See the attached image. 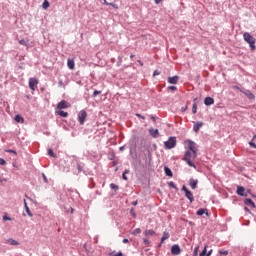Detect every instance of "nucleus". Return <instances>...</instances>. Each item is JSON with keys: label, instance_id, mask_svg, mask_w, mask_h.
Segmentation results:
<instances>
[{"label": "nucleus", "instance_id": "1", "mask_svg": "<svg viewBox=\"0 0 256 256\" xmlns=\"http://www.w3.org/2000/svg\"><path fill=\"white\" fill-rule=\"evenodd\" d=\"M195 159H197V153L191 152V150H187L185 152L183 161H186V163H187V165H189V167H194V169H197V166L195 165V163H193V161H195Z\"/></svg>", "mask_w": 256, "mask_h": 256}, {"label": "nucleus", "instance_id": "2", "mask_svg": "<svg viewBox=\"0 0 256 256\" xmlns=\"http://www.w3.org/2000/svg\"><path fill=\"white\" fill-rule=\"evenodd\" d=\"M243 39H244V41H246V43H248L250 45L251 50L255 51V43H256L255 37H253L251 34H249V32H245L243 34Z\"/></svg>", "mask_w": 256, "mask_h": 256}, {"label": "nucleus", "instance_id": "3", "mask_svg": "<svg viewBox=\"0 0 256 256\" xmlns=\"http://www.w3.org/2000/svg\"><path fill=\"white\" fill-rule=\"evenodd\" d=\"M177 146V138L176 137H170L168 141L164 142L165 149H173Z\"/></svg>", "mask_w": 256, "mask_h": 256}, {"label": "nucleus", "instance_id": "4", "mask_svg": "<svg viewBox=\"0 0 256 256\" xmlns=\"http://www.w3.org/2000/svg\"><path fill=\"white\" fill-rule=\"evenodd\" d=\"M182 191L185 194V197L190 201V203H193L195 201V198L193 197V193L187 189V186L183 185L182 186Z\"/></svg>", "mask_w": 256, "mask_h": 256}, {"label": "nucleus", "instance_id": "5", "mask_svg": "<svg viewBox=\"0 0 256 256\" xmlns=\"http://www.w3.org/2000/svg\"><path fill=\"white\" fill-rule=\"evenodd\" d=\"M186 146L188 151H191L192 153H196L197 154V144L191 140L186 141Z\"/></svg>", "mask_w": 256, "mask_h": 256}, {"label": "nucleus", "instance_id": "6", "mask_svg": "<svg viewBox=\"0 0 256 256\" xmlns=\"http://www.w3.org/2000/svg\"><path fill=\"white\" fill-rule=\"evenodd\" d=\"M86 119H87V111L81 110L78 113V121H79L80 125H85V120Z\"/></svg>", "mask_w": 256, "mask_h": 256}, {"label": "nucleus", "instance_id": "7", "mask_svg": "<svg viewBox=\"0 0 256 256\" xmlns=\"http://www.w3.org/2000/svg\"><path fill=\"white\" fill-rule=\"evenodd\" d=\"M69 107H71V105L66 100H62L57 104V109L59 110L69 109Z\"/></svg>", "mask_w": 256, "mask_h": 256}, {"label": "nucleus", "instance_id": "8", "mask_svg": "<svg viewBox=\"0 0 256 256\" xmlns=\"http://www.w3.org/2000/svg\"><path fill=\"white\" fill-rule=\"evenodd\" d=\"M39 85V80L37 78H30L29 79V87L32 91H35V87Z\"/></svg>", "mask_w": 256, "mask_h": 256}, {"label": "nucleus", "instance_id": "9", "mask_svg": "<svg viewBox=\"0 0 256 256\" xmlns=\"http://www.w3.org/2000/svg\"><path fill=\"white\" fill-rule=\"evenodd\" d=\"M148 133L153 137V139H157V137H159V129L149 128Z\"/></svg>", "mask_w": 256, "mask_h": 256}, {"label": "nucleus", "instance_id": "10", "mask_svg": "<svg viewBox=\"0 0 256 256\" xmlns=\"http://www.w3.org/2000/svg\"><path fill=\"white\" fill-rule=\"evenodd\" d=\"M171 253H172V255H180L181 254V248L179 247V245H173L171 247Z\"/></svg>", "mask_w": 256, "mask_h": 256}, {"label": "nucleus", "instance_id": "11", "mask_svg": "<svg viewBox=\"0 0 256 256\" xmlns=\"http://www.w3.org/2000/svg\"><path fill=\"white\" fill-rule=\"evenodd\" d=\"M168 83L170 85H177L179 83V76L168 77Z\"/></svg>", "mask_w": 256, "mask_h": 256}, {"label": "nucleus", "instance_id": "12", "mask_svg": "<svg viewBox=\"0 0 256 256\" xmlns=\"http://www.w3.org/2000/svg\"><path fill=\"white\" fill-rule=\"evenodd\" d=\"M203 127V122H195L193 125V131L199 133V129Z\"/></svg>", "mask_w": 256, "mask_h": 256}, {"label": "nucleus", "instance_id": "13", "mask_svg": "<svg viewBox=\"0 0 256 256\" xmlns=\"http://www.w3.org/2000/svg\"><path fill=\"white\" fill-rule=\"evenodd\" d=\"M244 205H248L249 207H252V209H255V202H253V200H251V198H246L244 200Z\"/></svg>", "mask_w": 256, "mask_h": 256}, {"label": "nucleus", "instance_id": "14", "mask_svg": "<svg viewBox=\"0 0 256 256\" xmlns=\"http://www.w3.org/2000/svg\"><path fill=\"white\" fill-rule=\"evenodd\" d=\"M198 183H199V180H195L193 178H191L189 180V185H190L191 189H197Z\"/></svg>", "mask_w": 256, "mask_h": 256}, {"label": "nucleus", "instance_id": "15", "mask_svg": "<svg viewBox=\"0 0 256 256\" xmlns=\"http://www.w3.org/2000/svg\"><path fill=\"white\" fill-rule=\"evenodd\" d=\"M236 193H237V195H240V197H244L245 196V188L243 186H238Z\"/></svg>", "mask_w": 256, "mask_h": 256}, {"label": "nucleus", "instance_id": "16", "mask_svg": "<svg viewBox=\"0 0 256 256\" xmlns=\"http://www.w3.org/2000/svg\"><path fill=\"white\" fill-rule=\"evenodd\" d=\"M215 103V99L211 98V97H206L204 99V105H213Z\"/></svg>", "mask_w": 256, "mask_h": 256}, {"label": "nucleus", "instance_id": "17", "mask_svg": "<svg viewBox=\"0 0 256 256\" xmlns=\"http://www.w3.org/2000/svg\"><path fill=\"white\" fill-rule=\"evenodd\" d=\"M67 67L71 70L75 69V60L74 59H68L67 60Z\"/></svg>", "mask_w": 256, "mask_h": 256}, {"label": "nucleus", "instance_id": "18", "mask_svg": "<svg viewBox=\"0 0 256 256\" xmlns=\"http://www.w3.org/2000/svg\"><path fill=\"white\" fill-rule=\"evenodd\" d=\"M143 235H145V237H153L155 235V231L154 230H145Z\"/></svg>", "mask_w": 256, "mask_h": 256}, {"label": "nucleus", "instance_id": "19", "mask_svg": "<svg viewBox=\"0 0 256 256\" xmlns=\"http://www.w3.org/2000/svg\"><path fill=\"white\" fill-rule=\"evenodd\" d=\"M164 171H165V174L167 175V177H173V172L171 171V169L169 167L165 166Z\"/></svg>", "mask_w": 256, "mask_h": 256}, {"label": "nucleus", "instance_id": "20", "mask_svg": "<svg viewBox=\"0 0 256 256\" xmlns=\"http://www.w3.org/2000/svg\"><path fill=\"white\" fill-rule=\"evenodd\" d=\"M169 237H170L169 232H166V231L163 232V236H162V238H161V243L167 241V239H169Z\"/></svg>", "mask_w": 256, "mask_h": 256}, {"label": "nucleus", "instance_id": "21", "mask_svg": "<svg viewBox=\"0 0 256 256\" xmlns=\"http://www.w3.org/2000/svg\"><path fill=\"white\" fill-rule=\"evenodd\" d=\"M205 213H206V215H207V209L201 208V209H199V210L196 212V215L201 216V215H205Z\"/></svg>", "mask_w": 256, "mask_h": 256}, {"label": "nucleus", "instance_id": "22", "mask_svg": "<svg viewBox=\"0 0 256 256\" xmlns=\"http://www.w3.org/2000/svg\"><path fill=\"white\" fill-rule=\"evenodd\" d=\"M58 115H60V117H69V113L63 111V110H59Z\"/></svg>", "mask_w": 256, "mask_h": 256}, {"label": "nucleus", "instance_id": "23", "mask_svg": "<svg viewBox=\"0 0 256 256\" xmlns=\"http://www.w3.org/2000/svg\"><path fill=\"white\" fill-rule=\"evenodd\" d=\"M14 121H16V123H23L24 119L21 117V115H16Z\"/></svg>", "mask_w": 256, "mask_h": 256}, {"label": "nucleus", "instance_id": "24", "mask_svg": "<svg viewBox=\"0 0 256 256\" xmlns=\"http://www.w3.org/2000/svg\"><path fill=\"white\" fill-rule=\"evenodd\" d=\"M168 187H172V189L178 190L177 185L173 181H170L167 183Z\"/></svg>", "mask_w": 256, "mask_h": 256}, {"label": "nucleus", "instance_id": "25", "mask_svg": "<svg viewBox=\"0 0 256 256\" xmlns=\"http://www.w3.org/2000/svg\"><path fill=\"white\" fill-rule=\"evenodd\" d=\"M49 6H50V4H49V1H47V0H45V1L43 2V4H42V8H43V9H49Z\"/></svg>", "mask_w": 256, "mask_h": 256}, {"label": "nucleus", "instance_id": "26", "mask_svg": "<svg viewBox=\"0 0 256 256\" xmlns=\"http://www.w3.org/2000/svg\"><path fill=\"white\" fill-rule=\"evenodd\" d=\"M109 256H123V252H115V251H113V252H111L110 254H109Z\"/></svg>", "mask_w": 256, "mask_h": 256}, {"label": "nucleus", "instance_id": "27", "mask_svg": "<svg viewBox=\"0 0 256 256\" xmlns=\"http://www.w3.org/2000/svg\"><path fill=\"white\" fill-rule=\"evenodd\" d=\"M110 188L113 189V191H118L119 190V186H117V184H114V183L110 184Z\"/></svg>", "mask_w": 256, "mask_h": 256}, {"label": "nucleus", "instance_id": "28", "mask_svg": "<svg viewBox=\"0 0 256 256\" xmlns=\"http://www.w3.org/2000/svg\"><path fill=\"white\" fill-rule=\"evenodd\" d=\"M25 211L29 217H33V213H31V209H29V206H26Z\"/></svg>", "mask_w": 256, "mask_h": 256}, {"label": "nucleus", "instance_id": "29", "mask_svg": "<svg viewBox=\"0 0 256 256\" xmlns=\"http://www.w3.org/2000/svg\"><path fill=\"white\" fill-rule=\"evenodd\" d=\"M129 173V170H125L124 173L122 174V179H124V181H127V175Z\"/></svg>", "mask_w": 256, "mask_h": 256}, {"label": "nucleus", "instance_id": "30", "mask_svg": "<svg viewBox=\"0 0 256 256\" xmlns=\"http://www.w3.org/2000/svg\"><path fill=\"white\" fill-rule=\"evenodd\" d=\"M48 155L50 157H56L55 152H53V149H51V148L48 149Z\"/></svg>", "mask_w": 256, "mask_h": 256}, {"label": "nucleus", "instance_id": "31", "mask_svg": "<svg viewBox=\"0 0 256 256\" xmlns=\"http://www.w3.org/2000/svg\"><path fill=\"white\" fill-rule=\"evenodd\" d=\"M192 113L195 115L197 113V103H194L192 106Z\"/></svg>", "mask_w": 256, "mask_h": 256}, {"label": "nucleus", "instance_id": "32", "mask_svg": "<svg viewBox=\"0 0 256 256\" xmlns=\"http://www.w3.org/2000/svg\"><path fill=\"white\" fill-rule=\"evenodd\" d=\"M207 255V246L204 247L203 251L199 254V256Z\"/></svg>", "mask_w": 256, "mask_h": 256}, {"label": "nucleus", "instance_id": "33", "mask_svg": "<svg viewBox=\"0 0 256 256\" xmlns=\"http://www.w3.org/2000/svg\"><path fill=\"white\" fill-rule=\"evenodd\" d=\"M27 42H28L27 40L22 39V40L19 41V44L24 45L25 47H27Z\"/></svg>", "mask_w": 256, "mask_h": 256}, {"label": "nucleus", "instance_id": "34", "mask_svg": "<svg viewBox=\"0 0 256 256\" xmlns=\"http://www.w3.org/2000/svg\"><path fill=\"white\" fill-rule=\"evenodd\" d=\"M245 95H247V97L250 99H255V95H253L251 92L245 93Z\"/></svg>", "mask_w": 256, "mask_h": 256}, {"label": "nucleus", "instance_id": "35", "mask_svg": "<svg viewBox=\"0 0 256 256\" xmlns=\"http://www.w3.org/2000/svg\"><path fill=\"white\" fill-rule=\"evenodd\" d=\"M139 233H141V228H136V229L133 231V235H139Z\"/></svg>", "mask_w": 256, "mask_h": 256}, {"label": "nucleus", "instance_id": "36", "mask_svg": "<svg viewBox=\"0 0 256 256\" xmlns=\"http://www.w3.org/2000/svg\"><path fill=\"white\" fill-rule=\"evenodd\" d=\"M255 140H252L249 142L250 147H252V149H256V144L254 143Z\"/></svg>", "mask_w": 256, "mask_h": 256}, {"label": "nucleus", "instance_id": "37", "mask_svg": "<svg viewBox=\"0 0 256 256\" xmlns=\"http://www.w3.org/2000/svg\"><path fill=\"white\" fill-rule=\"evenodd\" d=\"M6 153H13V155H17V151L12 150V149L6 150Z\"/></svg>", "mask_w": 256, "mask_h": 256}, {"label": "nucleus", "instance_id": "38", "mask_svg": "<svg viewBox=\"0 0 256 256\" xmlns=\"http://www.w3.org/2000/svg\"><path fill=\"white\" fill-rule=\"evenodd\" d=\"M97 95H101V91L95 90L93 92V97H97Z\"/></svg>", "mask_w": 256, "mask_h": 256}, {"label": "nucleus", "instance_id": "39", "mask_svg": "<svg viewBox=\"0 0 256 256\" xmlns=\"http://www.w3.org/2000/svg\"><path fill=\"white\" fill-rule=\"evenodd\" d=\"M111 7H113V9H119V5L115 4V3H110L109 4Z\"/></svg>", "mask_w": 256, "mask_h": 256}, {"label": "nucleus", "instance_id": "40", "mask_svg": "<svg viewBox=\"0 0 256 256\" xmlns=\"http://www.w3.org/2000/svg\"><path fill=\"white\" fill-rule=\"evenodd\" d=\"M77 169H78L77 173H81V171H83V167H81V164H77Z\"/></svg>", "mask_w": 256, "mask_h": 256}, {"label": "nucleus", "instance_id": "41", "mask_svg": "<svg viewBox=\"0 0 256 256\" xmlns=\"http://www.w3.org/2000/svg\"><path fill=\"white\" fill-rule=\"evenodd\" d=\"M0 165H7V161H5L3 158H0Z\"/></svg>", "mask_w": 256, "mask_h": 256}, {"label": "nucleus", "instance_id": "42", "mask_svg": "<svg viewBox=\"0 0 256 256\" xmlns=\"http://www.w3.org/2000/svg\"><path fill=\"white\" fill-rule=\"evenodd\" d=\"M168 89L170 91H177V86H169Z\"/></svg>", "mask_w": 256, "mask_h": 256}, {"label": "nucleus", "instance_id": "43", "mask_svg": "<svg viewBox=\"0 0 256 256\" xmlns=\"http://www.w3.org/2000/svg\"><path fill=\"white\" fill-rule=\"evenodd\" d=\"M220 255H229V251L224 250V251H219Z\"/></svg>", "mask_w": 256, "mask_h": 256}, {"label": "nucleus", "instance_id": "44", "mask_svg": "<svg viewBox=\"0 0 256 256\" xmlns=\"http://www.w3.org/2000/svg\"><path fill=\"white\" fill-rule=\"evenodd\" d=\"M157 75H161V72H159V70H155V71L153 72V76H154V77H157Z\"/></svg>", "mask_w": 256, "mask_h": 256}, {"label": "nucleus", "instance_id": "45", "mask_svg": "<svg viewBox=\"0 0 256 256\" xmlns=\"http://www.w3.org/2000/svg\"><path fill=\"white\" fill-rule=\"evenodd\" d=\"M10 244L11 245H19V242H17L16 240H10Z\"/></svg>", "mask_w": 256, "mask_h": 256}, {"label": "nucleus", "instance_id": "46", "mask_svg": "<svg viewBox=\"0 0 256 256\" xmlns=\"http://www.w3.org/2000/svg\"><path fill=\"white\" fill-rule=\"evenodd\" d=\"M143 242H144L145 245H149V243H151V242L149 241V239H147V238H144V239H143Z\"/></svg>", "mask_w": 256, "mask_h": 256}, {"label": "nucleus", "instance_id": "47", "mask_svg": "<svg viewBox=\"0 0 256 256\" xmlns=\"http://www.w3.org/2000/svg\"><path fill=\"white\" fill-rule=\"evenodd\" d=\"M136 117H139V119L145 120V116H143V115H141V114H139V113L136 114Z\"/></svg>", "mask_w": 256, "mask_h": 256}, {"label": "nucleus", "instance_id": "48", "mask_svg": "<svg viewBox=\"0 0 256 256\" xmlns=\"http://www.w3.org/2000/svg\"><path fill=\"white\" fill-rule=\"evenodd\" d=\"M198 251H199V247H196V248L194 249L193 255H194V256H197Z\"/></svg>", "mask_w": 256, "mask_h": 256}, {"label": "nucleus", "instance_id": "49", "mask_svg": "<svg viewBox=\"0 0 256 256\" xmlns=\"http://www.w3.org/2000/svg\"><path fill=\"white\" fill-rule=\"evenodd\" d=\"M3 221H11V218L8 216H3Z\"/></svg>", "mask_w": 256, "mask_h": 256}, {"label": "nucleus", "instance_id": "50", "mask_svg": "<svg viewBox=\"0 0 256 256\" xmlns=\"http://www.w3.org/2000/svg\"><path fill=\"white\" fill-rule=\"evenodd\" d=\"M100 2H102V3H103V5H110V3H109V2H107V0H100Z\"/></svg>", "mask_w": 256, "mask_h": 256}, {"label": "nucleus", "instance_id": "51", "mask_svg": "<svg viewBox=\"0 0 256 256\" xmlns=\"http://www.w3.org/2000/svg\"><path fill=\"white\" fill-rule=\"evenodd\" d=\"M150 119H152V121L155 123V121H157V118L153 115L150 116Z\"/></svg>", "mask_w": 256, "mask_h": 256}, {"label": "nucleus", "instance_id": "52", "mask_svg": "<svg viewBox=\"0 0 256 256\" xmlns=\"http://www.w3.org/2000/svg\"><path fill=\"white\" fill-rule=\"evenodd\" d=\"M0 183H7V179H5V178H0Z\"/></svg>", "mask_w": 256, "mask_h": 256}, {"label": "nucleus", "instance_id": "53", "mask_svg": "<svg viewBox=\"0 0 256 256\" xmlns=\"http://www.w3.org/2000/svg\"><path fill=\"white\" fill-rule=\"evenodd\" d=\"M233 89H236L237 91H241V88L239 86H233Z\"/></svg>", "mask_w": 256, "mask_h": 256}, {"label": "nucleus", "instance_id": "54", "mask_svg": "<svg viewBox=\"0 0 256 256\" xmlns=\"http://www.w3.org/2000/svg\"><path fill=\"white\" fill-rule=\"evenodd\" d=\"M212 253H213V250H210L208 253H206V256H211Z\"/></svg>", "mask_w": 256, "mask_h": 256}, {"label": "nucleus", "instance_id": "55", "mask_svg": "<svg viewBox=\"0 0 256 256\" xmlns=\"http://www.w3.org/2000/svg\"><path fill=\"white\" fill-rule=\"evenodd\" d=\"M154 1H155L156 5H159V3H161V1H163V0H154Z\"/></svg>", "mask_w": 256, "mask_h": 256}, {"label": "nucleus", "instance_id": "56", "mask_svg": "<svg viewBox=\"0 0 256 256\" xmlns=\"http://www.w3.org/2000/svg\"><path fill=\"white\" fill-rule=\"evenodd\" d=\"M24 207H25V209H27V207H28L27 200H24Z\"/></svg>", "mask_w": 256, "mask_h": 256}, {"label": "nucleus", "instance_id": "57", "mask_svg": "<svg viewBox=\"0 0 256 256\" xmlns=\"http://www.w3.org/2000/svg\"><path fill=\"white\" fill-rule=\"evenodd\" d=\"M123 243H129V239L127 238L123 239Z\"/></svg>", "mask_w": 256, "mask_h": 256}, {"label": "nucleus", "instance_id": "58", "mask_svg": "<svg viewBox=\"0 0 256 256\" xmlns=\"http://www.w3.org/2000/svg\"><path fill=\"white\" fill-rule=\"evenodd\" d=\"M138 63L141 67H143V63L141 62V60H138Z\"/></svg>", "mask_w": 256, "mask_h": 256}, {"label": "nucleus", "instance_id": "59", "mask_svg": "<svg viewBox=\"0 0 256 256\" xmlns=\"http://www.w3.org/2000/svg\"><path fill=\"white\" fill-rule=\"evenodd\" d=\"M43 177H44V181L47 183V176L43 175Z\"/></svg>", "mask_w": 256, "mask_h": 256}, {"label": "nucleus", "instance_id": "60", "mask_svg": "<svg viewBox=\"0 0 256 256\" xmlns=\"http://www.w3.org/2000/svg\"><path fill=\"white\" fill-rule=\"evenodd\" d=\"M255 139H256V134L253 136L252 141H255Z\"/></svg>", "mask_w": 256, "mask_h": 256}, {"label": "nucleus", "instance_id": "61", "mask_svg": "<svg viewBox=\"0 0 256 256\" xmlns=\"http://www.w3.org/2000/svg\"><path fill=\"white\" fill-rule=\"evenodd\" d=\"M133 57H135V55H133V54H132V55H130V59H133Z\"/></svg>", "mask_w": 256, "mask_h": 256}, {"label": "nucleus", "instance_id": "62", "mask_svg": "<svg viewBox=\"0 0 256 256\" xmlns=\"http://www.w3.org/2000/svg\"><path fill=\"white\" fill-rule=\"evenodd\" d=\"M183 111H187V106L185 108H182Z\"/></svg>", "mask_w": 256, "mask_h": 256}, {"label": "nucleus", "instance_id": "63", "mask_svg": "<svg viewBox=\"0 0 256 256\" xmlns=\"http://www.w3.org/2000/svg\"><path fill=\"white\" fill-rule=\"evenodd\" d=\"M123 149H125V147H123V146H122V147H120V151H123Z\"/></svg>", "mask_w": 256, "mask_h": 256}, {"label": "nucleus", "instance_id": "64", "mask_svg": "<svg viewBox=\"0 0 256 256\" xmlns=\"http://www.w3.org/2000/svg\"><path fill=\"white\" fill-rule=\"evenodd\" d=\"M132 205H137V201L133 202Z\"/></svg>", "mask_w": 256, "mask_h": 256}]
</instances>
